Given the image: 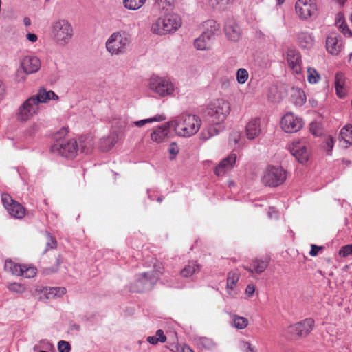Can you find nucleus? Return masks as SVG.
Returning <instances> with one entry per match:
<instances>
[{
	"instance_id": "nucleus-29",
	"label": "nucleus",
	"mask_w": 352,
	"mask_h": 352,
	"mask_svg": "<svg viewBox=\"0 0 352 352\" xmlns=\"http://www.w3.org/2000/svg\"><path fill=\"white\" fill-rule=\"evenodd\" d=\"M227 37L233 41H236L241 36L239 27L233 21L227 22L224 27Z\"/></svg>"
},
{
	"instance_id": "nucleus-63",
	"label": "nucleus",
	"mask_w": 352,
	"mask_h": 352,
	"mask_svg": "<svg viewBox=\"0 0 352 352\" xmlns=\"http://www.w3.org/2000/svg\"><path fill=\"white\" fill-rule=\"evenodd\" d=\"M56 263H57V265L58 266L60 263V258L59 256L56 258Z\"/></svg>"
},
{
	"instance_id": "nucleus-19",
	"label": "nucleus",
	"mask_w": 352,
	"mask_h": 352,
	"mask_svg": "<svg viewBox=\"0 0 352 352\" xmlns=\"http://www.w3.org/2000/svg\"><path fill=\"white\" fill-rule=\"evenodd\" d=\"M171 126L168 124V122L162 124L154 129L151 133V139L152 141L161 143L169 138L170 129Z\"/></svg>"
},
{
	"instance_id": "nucleus-18",
	"label": "nucleus",
	"mask_w": 352,
	"mask_h": 352,
	"mask_svg": "<svg viewBox=\"0 0 352 352\" xmlns=\"http://www.w3.org/2000/svg\"><path fill=\"white\" fill-rule=\"evenodd\" d=\"M245 135L250 140H254L261 133V119L258 117L252 118L245 126Z\"/></svg>"
},
{
	"instance_id": "nucleus-54",
	"label": "nucleus",
	"mask_w": 352,
	"mask_h": 352,
	"mask_svg": "<svg viewBox=\"0 0 352 352\" xmlns=\"http://www.w3.org/2000/svg\"><path fill=\"white\" fill-rule=\"evenodd\" d=\"M210 2L212 7L222 9L228 3V0H210Z\"/></svg>"
},
{
	"instance_id": "nucleus-9",
	"label": "nucleus",
	"mask_w": 352,
	"mask_h": 352,
	"mask_svg": "<svg viewBox=\"0 0 352 352\" xmlns=\"http://www.w3.org/2000/svg\"><path fill=\"white\" fill-rule=\"evenodd\" d=\"M51 151L52 153L59 155L63 157L73 160L77 156L78 144L74 139L67 141H59L51 146Z\"/></svg>"
},
{
	"instance_id": "nucleus-23",
	"label": "nucleus",
	"mask_w": 352,
	"mask_h": 352,
	"mask_svg": "<svg viewBox=\"0 0 352 352\" xmlns=\"http://www.w3.org/2000/svg\"><path fill=\"white\" fill-rule=\"evenodd\" d=\"M270 263V258L265 257L263 258H255L252 261L250 267L243 266L244 269L250 273H256L260 274L263 273Z\"/></svg>"
},
{
	"instance_id": "nucleus-22",
	"label": "nucleus",
	"mask_w": 352,
	"mask_h": 352,
	"mask_svg": "<svg viewBox=\"0 0 352 352\" xmlns=\"http://www.w3.org/2000/svg\"><path fill=\"white\" fill-rule=\"evenodd\" d=\"M327 50L332 55H338L342 48V41L340 36L332 34L326 39Z\"/></svg>"
},
{
	"instance_id": "nucleus-27",
	"label": "nucleus",
	"mask_w": 352,
	"mask_h": 352,
	"mask_svg": "<svg viewBox=\"0 0 352 352\" xmlns=\"http://www.w3.org/2000/svg\"><path fill=\"white\" fill-rule=\"evenodd\" d=\"M334 85L338 97L340 98H344L346 94V90L344 87L345 76L342 72H339L336 74Z\"/></svg>"
},
{
	"instance_id": "nucleus-64",
	"label": "nucleus",
	"mask_w": 352,
	"mask_h": 352,
	"mask_svg": "<svg viewBox=\"0 0 352 352\" xmlns=\"http://www.w3.org/2000/svg\"><path fill=\"white\" fill-rule=\"evenodd\" d=\"M277 1H278V3L280 5V4H282L285 1V0H277Z\"/></svg>"
},
{
	"instance_id": "nucleus-11",
	"label": "nucleus",
	"mask_w": 352,
	"mask_h": 352,
	"mask_svg": "<svg viewBox=\"0 0 352 352\" xmlns=\"http://www.w3.org/2000/svg\"><path fill=\"white\" fill-rule=\"evenodd\" d=\"M295 9L296 14L302 20H307L317 14V6L313 0H298Z\"/></svg>"
},
{
	"instance_id": "nucleus-20",
	"label": "nucleus",
	"mask_w": 352,
	"mask_h": 352,
	"mask_svg": "<svg viewBox=\"0 0 352 352\" xmlns=\"http://www.w3.org/2000/svg\"><path fill=\"white\" fill-rule=\"evenodd\" d=\"M214 37V34L212 31H206L195 40L194 45L198 50H208L210 48Z\"/></svg>"
},
{
	"instance_id": "nucleus-7",
	"label": "nucleus",
	"mask_w": 352,
	"mask_h": 352,
	"mask_svg": "<svg viewBox=\"0 0 352 352\" xmlns=\"http://www.w3.org/2000/svg\"><path fill=\"white\" fill-rule=\"evenodd\" d=\"M52 34L57 44L65 45L72 39L74 30L68 21L60 19L53 23Z\"/></svg>"
},
{
	"instance_id": "nucleus-58",
	"label": "nucleus",
	"mask_w": 352,
	"mask_h": 352,
	"mask_svg": "<svg viewBox=\"0 0 352 352\" xmlns=\"http://www.w3.org/2000/svg\"><path fill=\"white\" fill-rule=\"evenodd\" d=\"M6 94L4 84L0 80V102L3 99Z\"/></svg>"
},
{
	"instance_id": "nucleus-34",
	"label": "nucleus",
	"mask_w": 352,
	"mask_h": 352,
	"mask_svg": "<svg viewBox=\"0 0 352 352\" xmlns=\"http://www.w3.org/2000/svg\"><path fill=\"white\" fill-rule=\"evenodd\" d=\"M231 324L238 329H243L248 325V320L245 317L234 314L232 316Z\"/></svg>"
},
{
	"instance_id": "nucleus-6",
	"label": "nucleus",
	"mask_w": 352,
	"mask_h": 352,
	"mask_svg": "<svg viewBox=\"0 0 352 352\" xmlns=\"http://www.w3.org/2000/svg\"><path fill=\"white\" fill-rule=\"evenodd\" d=\"M148 89L157 96L165 98L173 94L175 86L168 78L153 76L149 79Z\"/></svg>"
},
{
	"instance_id": "nucleus-2",
	"label": "nucleus",
	"mask_w": 352,
	"mask_h": 352,
	"mask_svg": "<svg viewBox=\"0 0 352 352\" xmlns=\"http://www.w3.org/2000/svg\"><path fill=\"white\" fill-rule=\"evenodd\" d=\"M230 112V103L223 99H217L208 104L205 110L206 120L214 125L224 122Z\"/></svg>"
},
{
	"instance_id": "nucleus-39",
	"label": "nucleus",
	"mask_w": 352,
	"mask_h": 352,
	"mask_svg": "<svg viewBox=\"0 0 352 352\" xmlns=\"http://www.w3.org/2000/svg\"><path fill=\"white\" fill-rule=\"evenodd\" d=\"M307 80L311 84H316L320 80V75L317 70L313 67L307 68Z\"/></svg>"
},
{
	"instance_id": "nucleus-52",
	"label": "nucleus",
	"mask_w": 352,
	"mask_h": 352,
	"mask_svg": "<svg viewBox=\"0 0 352 352\" xmlns=\"http://www.w3.org/2000/svg\"><path fill=\"white\" fill-rule=\"evenodd\" d=\"M339 254L343 257H346L349 255H352V244L346 245L342 247L339 251Z\"/></svg>"
},
{
	"instance_id": "nucleus-42",
	"label": "nucleus",
	"mask_w": 352,
	"mask_h": 352,
	"mask_svg": "<svg viewBox=\"0 0 352 352\" xmlns=\"http://www.w3.org/2000/svg\"><path fill=\"white\" fill-rule=\"evenodd\" d=\"M129 123L126 118H120L114 119L112 122V127L116 129L119 132H122L128 126Z\"/></svg>"
},
{
	"instance_id": "nucleus-37",
	"label": "nucleus",
	"mask_w": 352,
	"mask_h": 352,
	"mask_svg": "<svg viewBox=\"0 0 352 352\" xmlns=\"http://www.w3.org/2000/svg\"><path fill=\"white\" fill-rule=\"evenodd\" d=\"M145 2L146 0H123L124 6L131 10H138Z\"/></svg>"
},
{
	"instance_id": "nucleus-12",
	"label": "nucleus",
	"mask_w": 352,
	"mask_h": 352,
	"mask_svg": "<svg viewBox=\"0 0 352 352\" xmlns=\"http://www.w3.org/2000/svg\"><path fill=\"white\" fill-rule=\"evenodd\" d=\"M1 199L4 207L12 217L22 219L25 216V210L23 206L13 200L8 194H3Z\"/></svg>"
},
{
	"instance_id": "nucleus-25",
	"label": "nucleus",
	"mask_w": 352,
	"mask_h": 352,
	"mask_svg": "<svg viewBox=\"0 0 352 352\" xmlns=\"http://www.w3.org/2000/svg\"><path fill=\"white\" fill-rule=\"evenodd\" d=\"M118 131H112L109 136L103 138L100 140V149L104 152L109 151L118 142Z\"/></svg>"
},
{
	"instance_id": "nucleus-44",
	"label": "nucleus",
	"mask_w": 352,
	"mask_h": 352,
	"mask_svg": "<svg viewBox=\"0 0 352 352\" xmlns=\"http://www.w3.org/2000/svg\"><path fill=\"white\" fill-rule=\"evenodd\" d=\"M248 72L243 68H240L236 72V80L239 84H244L248 79Z\"/></svg>"
},
{
	"instance_id": "nucleus-51",
	"label": "nucleus",
	"mask_w": 352,
	"mask_h": 352,
	"mask_svg": "<svg viewBox=\"0 0 352 352\" xmlns=\"http://www.w3.org/2000/svg\"><path fill=\"white\" fill-rule=\"evenodd\" d=\"M179 147L177 144L175 142L171 143L168 148V152L170 155V160H174L177 155L179 153Z\"/></svg>"
},
{
	"instance_id": "nucleus-43",
	"label": "nucleus",
	"mask_w": 352,
	"mask_h": 352,
	"mask_svg": "<svg viewBox=\"0 0 352 352\" xmlns=\"http://www.w3.org/2000/svg\"><path fill=\"white\" fill-rule=\"evenodd\" d=\"M46 248L44 250V253L50 249H55L57 246V241L56 239L49 232H46Z\"/></svg>"
},
{
	"instance_id": "nucleus-61",
	"label": "nucleus",
	"mask_w": 352,
	"mask_h": 352,
	"mask_svg": "<svg viewBox=\"0 0 352 352\" xmlns=\"http://www.w3.org/2000/svg\"><path fill=\"white\" fill-rule=\"evenodd\" d=\"M182 352H194V351L191 349V348H190L189 346H184L182 349Z\"/></svg>"
},
{
	"instance_id": "nucleus-24",
	"label": "nucleus",
	"mask_w": 352,
	"mask_h": 352,
	"mask_svg": "<svg viewBox=\"0 0 352 352\" xmlns=\"http://www.w3.org/2000/svg\"><path fill=\"white\" fill-rule=\"evenodd\" d=\"M297 42L301 48L310 50L314 45L315 39L312 33L300 31L297 34Z\"/></svg>"
},
{
	"instance_id": "nucleus-33",
	"label": "nucleus",
	"mask_w": 352,
	"mask_h": 352,
	"mask_svg": "<svg viewBox=\"0 0 352 352\" xmlns=\"http://www.w3.org/2000/svg\"><path fill=\"white\" fill-rule=\"evenodd\" d=\"M4 268L6 271L11 272L14 275L21 276V274H23V265L16 264L10 259L6 261Z\"/></svg>"
},
{
	"instance_id": "nucleus-36",
	"label": "nucleus",
	"mask_w": 352,
	"mask_h": 352,
	"mask_svg": "<svg viewBox=\"0 0 352 352\" xmlns=\"http://www.w3.org/2000/svg\"><path fill=\"white\" fill-rule=\"evenodd\" d=\"M340 138L349 145L352 144V125H346L341 129Z\"/></svg>"
},
{
	"instance_id": "nucleus-4",
	"label": "nucleus",
	"mask_w": 352,
	"mask_h": 352,
	"mask_svg": "<svg viewBox=\"0 0 352 352\" xmlns=\"http://www.w3.org/2000/svg\"><path fill=\"white\" fill-rule=\"evenodd\" d=\"M162 269L161 265L158 264L154 266L153 270L138 274L131 285V290L135 292H143L151 289L162 273Z\"/></svg>"
},
{
	"instance_id": "nucleus-3",
	"label": "nucleus",
	"mask_w": 352,
	"mask_h": 352,
	"mask_svg": "<svg viewBox=\"0 0 352 352\" xmlns=\"http://www.w3.org/2000/svg\"><path fill=\"white\" fill-rule=\"evenodd\" d=\"M182 25V19L179 15L168 14L157 18L153 23L151 31L157 35H165L175 32Z\"/></svg>"
},
{
	"instance_id": "nucleus-40",
	"label": "nucleus",
	"mask_w": 352,
	"mask_h": 352,
	"mask_svg": "<svg viewBox=\"0 0 352 352\" xmlns=\"http://www.w3.org/2000/svg\"><path fill=\"white\" fill-rule=\"evenodd\" d=\"M295 104L302 106L306 102V95L301 89H297L292 95Z\"/></svg>"
},
{
	"instance_id": "nucleus-1",
	"label": "nucleus",
	"mask_w": 352,
	"mask_h": 352,
	"mask_svg": "<svg viewBox=\"0 0 352 352\" xmlns=\"http://www.w3.org/2000/svg\"><path fill=\"white\" fill-rule=\"evenodd\" d=\"M168 124L179 136L191 137L199 131L201 120L196 115L186 114L168 122Z\"/></svg>"
},
{
	"instance_id": "nucleus-55",
	"label": "nucleus",
	"mask_w": 352,
	"mask_h": 352,
	"mask_svg": "<svg viewBox=\"0 0 352 352\" xmlns=\"http://www.w3.org/2000/svg\"><path fill=\"white\" fill-rule=\"evenodd\" d=\"M322 249H323L322 246H318L316 245L312 244L311 245V250L309 252V254L311 256H316L318 255L319 250Z\"/></svg>"
},
{
	"instance_id": "nucleus-60",
	"label": "nucleus",
	"mask_w": 352,
	"mask_h": 352,
	"mask_svg": "<svg viewBox=\"0 0 352 352\" xmlns=\"http://www.w3.org/2000/svg\"><path fill=\"white\" fill-rule=\"evenodd\" d=\"M27 38L31 42H35L37 41L38 37L35 34L28 33L26 36Z\"/></svg>"
},
{
	"instance_id": "nucleus-45",
	"label": "nucleus",
	"mask_w": 352,
	"mask_h": 352,
	"mask_svg": "<svg viewBox=\"0 0 352 352\" xmlns=\"http://www.w3.org/2000/svg\"><path fill=\"white\" fill-rule=\"evenodd\" d=\"M22 272L21 276L25 278H30L34 277L36 274V268L32 266L23 265Z\"/></svg>"
},
{
	"instance_id": "nucleus-32",
	"label": "nucleus",
	"mask_w": 352,
	"mask_h": 352,
	"mask_svg": "<svg viewBox=\"0 0 352 352\" xmlns=\"http://www.w3.org/2000/svg\"><path fill=\"white\" fill-rule=\"evenodd\" d=\"M78 149L84 153H88L91 152L94 147V142L92 138L90 136H83L79 139L78 142Z\"/></svg>"
},
{
	"instance_id": "nucleus-16",
	"label": "nucleus",
	"mask_w": 352,
	"mask_h": 352,
	"mask_svg": "<svg viewBox=\"0 0 352 352\" xmlns=\"http://www.w3.org/2000/svg\"><path fill=\"white\" fill-rule=\"evenodd\" d=\"M291 153L300 163H305L309 159V153L305 142H294L289 146Z\"/></svg>"
},
{
	"instance_id": "nucleus-15",
	"label": "nucleus",
	"mask_w": 352,
	"mask_h": 352,
	"mask_svg": "<svg viewBox=\"0 0 352 352\" xmlns=\"http://www.w3.org/2000/svg\"><path fill=\"white\" fill-rule=\"evenodd\" d=\"M21 67L23 72H19L18 76H19L21 74V80H25L26 74H33L38 71L41 67V62L38 58L36 56H25L21 62Z\"/></svg>"
},
{
	"instance_id": "nucleus-62",
	"label": "nucleus",
	"mask_w": 352,
	"mask_h": 352,
	"mask_svg": "<svg viewBox=\"0 0 352 352\" xmlns=\"http://www.w3.org/2000/svg\"><path fill=\"white\" fill-rule=\"evenodd\" d=\"M23 23L25 26H29L31 24L30 19L28 17L24 18Z\"/></svg>"
},
{
	"instance_id": "nucleus-8",
	"label": "nucleus",
	"mask_w": 352,
	"mask_h": 352,
	"mask_svg": "<svg viewBox=\"0 0 352 352\" xmlns=\"http://www.w3.org/2000/svg\"><path fill=\"white\" fill-rule=\"evenodd\" d=\"M287 179L286 170L280 166H269L264 171L262 182L265 186L276 187Z\"/></svg>"
},
{
	"instance_id": "nucleus-50",
	"label": "nucleus",
	"mask_w": 352,
	"mask_h": 352,
	"mask_svg": "<svg viewBox=\"0 0 352 352\" xmlns=\"http://www.w3.org/2000/svg\"><path fill=\"white\" fill-rule=\"evenodd\" d=\"M58 349L59 352H70L71 345L65 340H60L58 342Z\"/></svg>"
},
{
	"instance_id": "nucleus-13",
	"label": "nucleus",
	"mask_w": 352,
	"mask_h": 352,
	"mask_svg": "<svg viewBox=\"0 0 352 352\" xmlns=\"http://www.w3.org/2000/svg\"><path fill=\"white\" fill-rule=\"evenodd\" d=\"M280 126L286 133H295L302 127V120L292 113H287L282 118Z\"/></svg>"
},
{
	"instance_id": "nucleus-35",
	"label": "nucleus",
	"mask_w": 352,
	"mask_h": 352,
	"mask_svg": "<svg viewBox=\"0 0 352 352\" xmlns=\"http://www.w3.org/2000/svg\"><path fill=\"white\" fill-rule=\"evenodd\" d=\"M146 340L151 344H157L159 342L164 343L166 341V336L162 329H159L155 335L147 337Z\"/></svg>"
},
{
	"instance_id": "nucleus-56",
	"label": "nucleus",
	"mask_w": 352,
	"mask_h": 352,
	"mask_svg": "<svg viewBox=\"0 0 352 352\" xmlns=\"http://www.w3.org/2000/svg\"><path fill=\"white\" fill-rule=\"evenodd\" d=\"M255 292V286L252 284L248 285L245 289V294L248 297H251Z\"/></svg>"
},
{
	"instance_id": "nucleus-38",
	"label": "nucleus",
	"mask_w": 352,
	"mask_h": 352,
	"mask_svg": "<svg viewBox=\"0 0 352 352\" xmlns=\"http://www.w3.org/2000/svg\"><path fill=\"white\" fill-rule=\"evenodd\" d=\"M239 279V274L235 272H230L227 277V289L233 290Z\"/></svg>"
},
{
	"instance_id": "nucleus-5",
	"label": "nucleus",
	"mask_w": 352,
	"mask_h": 352,
	"mask_svg": "<svg viewBox=\"0 0 352 352\" xmlns=\"http://www.w3.org/2000/svg\"><path fill=\"white\" fill-rule=\"evenodd\" d=\"M131 43L130 36L125 32L113 33L106 41V49L111 55H120L126 52Z\"/></svg>"
},
{
	"instance_id": "nucleus-53",
	"label": "nucleus",
	"mask_w": 352,
	"mask_h": 352,
	"mask_svg": "<svg viewBox=\"0 0 352 352\" xmlns=\"http://www.w3.org/2000/svg\"><path fill=\"white\" fill-rule=\"evenodd\" d=\"M334 139L331 137V136H329L328 138H327L326 140H325V147H326V149H327V153L328 154H330L333 148V145H334Z\"/></svg>"
},
{
	"instance_id": "nucleus-21",
	"label": "nucleus",
	"mask_w": 352,
	"mask_h": 352,
	"mask_svg": "<svg viewBox=\"0 0 352 352\" xmlns=\"http://www.w3.org/2000/svg\"><path fill=\"white\" fill-rule=\"evenodd\" d=\"M236 160V154H230L229 156L222 160L214 170L215 175L217 176L223 175L233 168Z\"/></svg>"
},
{
	"instance_id": "nucleus-47",
	"label": "nucleus",
	"mask_w": 352,
	"mask_h": 352,
	"mask_svg": "<svg viewBox=\"0 0 352 352\" xmlns=\"http://www.w3.org/2000/svg\"><path fill=\"white\" fill-rule=\"evenodd\" d=\"M8 288L9 290L16 293H23L25 291V287L17 283H10Z\"/></svg>"
},
{
	"instance_id": "nucleus-59",
	"label": "nucleus",
	"mask_w": 352,
	"mask_h": 352,
	"mask_svg": "<svg viewBox=\"0 0 352 352\" xmlns=\"http://www.w3.org/2000/svg\"><path fill=\"white\" fill-rule=\"evenodd\" d=\"M243 347L247 349L246 352H256L249 342H244Z\"/></svg>"
},
{
	"instance_id": "nucleus-48",
	"label": "nucleus",
	"mask_w": 352,
	"mask_h": 352,
	"mask_svg": "<svg viewBox=\"0 0 352 352\" xmlns=\"http://www.w3.org/2000/svg\"><path fill=\"white\" fill-rule=\"evenodd\" d=\"M156 4L160 8L168 10L174 3V0H155Z\"/></svg>"
},
{
	"instance_id": "nucleus-31",
	"label": "nucleus",
	"mask_w": 352,
	"mask_h": 352,
	"mask_svg": "<svg viewBox=\"0 0 352 352\" xmlns=\"http://www.w3.org/2000/svg\"><path fill=\"white\" fill-rule=\"evenodd\" d=\"M195 342L199 348L207 350H214L217 346V344L212 339L206 337L197 338Z\"/></svg>"
},
{
	"instance_id": "nucleus-46",
	"label": "nucleus",
	"mask_w": 352,
	"mask_h": 352,
	"mask_svg": "<svg viewBox=\"0 0 352 352\" xmlns=\"http://www.w3.org/2000/svg\"><path fill=\"white\" fill-rule=\"evenodd\" d=\"M336 25L338 27L339 29L341 30L342 32L344 34H351V32L348 28L345 21L342 17L337 19L336 20Z\"/></svg>"
},
{
	"instance_id": "nucleus-26",
	"label": "nucleus",
	"mask_w": 352,
	"mask_h": 352,
	"mask_svg": "<svg viewBox=\"0 0 352 352\" xmlns=\"http://www.w3.org/2000/svg\"><path fill=\"white\" fill-rule=\"evenodd\" d=\"M201 266L197 261H189L180 271V275L184 278L191 277L199 273Z\"/></svg>"
},
{
	"instance_id": "nucleus-41",
	"label": "nucleus",
	"mask_w": 352,
	"mask_h": 352,
	"mask_svg": "<svg viewBox=\"0 0 352 352\" xmlns=\"http://www.w3.org/2000/svg\"><path fill=\"white\" fill-rule=\"evenodd\" d=\"M164 120H165V117L164 116H155V117H153V118H151L144 119V120H142L133 122H132V124L135 125V126H136L138 127H142V126H144L147 123H151L153 122L162 121Z\"/></svg>"
},
{
	"instance_id": "nucleus-14",
	"label": "nucleus",
	"mask_w": 352,
	"mask_h": 352,
	"mask_svg": "<svg viewBox=\"0 0 352 352\" xmlns=\"http://www.w3.org/2000/svg\"><path fill=\"white\" fill-rule=\"evenodd\" d=\"M314 326V320L311 318H307L300 322L290 325L288 332L298 337H303L308 335Z\"/></svg>"
},
{
	"instance_id": "nucleus-28",
	"label": "nucleus",
	"mask_w": 352,
	"mask_h": 352,
	"mask_svg": "<svg viewBox=\"0 0 352 352\" xmlns=\"http://www.w3.org/2000/svg\"><path fill=\"white\" fill-rule=\"evenodd\" d=\"M36 102L37 104L39 105L40 103H45L50 100H56L58 99V96L53 91H47L45 89H41L38 91V92L32 96Z\"/></svg>"
},
{
	"instance_id": "nucleus-49",
	"label": "nucleus",
	"mask_w": 352,
	"mask_h": 352,
	"mask_svg": "<svg viewBox=\"0 0 352 352\" xmlns=\"http://www.w3.org/2000/svg\"><path fill=\"white\" fill-rule=\"evenodd\" d=\"M218 134V131L213 127H210L206 131H203L201 134L202 140H208L210 138Z\"/></svg>"
},
{
	"instance_id": "nucleus-57",
	"label": "nucleus",
	"mask_w": 352,
	"mask_h": 352,
	"mask_svg": "<svg viewBox=\"0 0 352 352\" xmlns=\"http://www.w3.org/2000/svg\"><path fill=\"white\" fill-rule=\"evenodd\" d=\"M240 138V135L239 133H234L230 137V142H233L234 144L238 143V141Z\"/></svg>"
},
{
	"instance_id": "nucleus-30",
	"label": "nucleus",
	"mask_w": 352,
	"mask_h": 352,
	"mask_svg": "<svg viewBox=\"0 0 352 352\" xmlns=\"http://www.w3.org/2000/svg\"><path fill=\"white\" fill-rule=\"evenodd\" d=\"M47 298H54L56 297H61L66 293V289L63 287H45L39 289Z\"/></svg>"
},
{
	"instance_id": "nucleus-10",
	"label": "nucleus",
	"mask_w": 352,
	"mask_h": 352,
	"mask_svg": "<svg viewBox=\"0 0 352 352\" xmlns=\"http://www.w3.org/2000/svg\"><path fill=\"white\" fill-rule=\"evenodd\" d=\"M38 105L31 96L21 104L16 113V119L20 122H26L37 114Z\"/></svg>"
},
{
	"instance_id": "nucleus-17",
	"label": "nucleus",
	"mask_w": 352,
	"mask_h": 352,
	"mask_svg": "<svg viewBox=\"0 0 352 352\" xmlns=\"http://www.w3.org/2000/svg\"><path fill=\"white\" fill-rule=\"evenodd\" d=\"M287 62L290 69L295 74L301 73V56L300 53L295 49H288L286 52Z\"/></svg>"
}]
</instances>
